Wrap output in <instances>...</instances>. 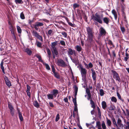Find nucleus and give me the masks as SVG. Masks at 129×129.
<instances>
[{"mask_svg": "<svg viewBox=\"0 0 129 129\" xmlns=\"http://www.w3.org/2000/svg\"><path fill=\"white\" fill-rule=\"evenodd\" d=\"M37 38L41 41H43V39L42 36L39 35Z\"/></svg>", "mask_w": 129, "mask_h": 129, "instance_id": "nucleus-57", "label": "nucleus"}, {"mask_svg": "<svg viewBox=\"0 0 129 129\" xmlns=\"http://www.w3.org/2000/svg\"><path fill=\"white\" fill-rule=\"evenodd\" d=\"M43 25L44 24L43 23L39 22H36L35 24L33 25L34 27L37 30H38L39 29V27L43 26Z\"/></svg>", "mask_w": 129, "mask_h": 129, "instance_id": "nucleus-3", "label": "nucleus"}, {"mask_svg": "<svg viewBox=\"0 0 129 129\" xmlns=\"http://www.w3.org/2000/svg\"><path fill=\"white\" fill-rule=\"evenodd\" d=\"M86 29L87 34L93 33L92 31V29L90 28L89 27H87Z\"/></svg>", "mask_w": 129, "mask_h": 129, "instance_id": "nucleus-22", "label": "nucleus"}, {"mask_svg": "<svg viewBox=\"0 0 129 129\" xmlns=\"http://www.w3.org/2000/svg\"><path fill=\"white\" fill-rule=\"evenodd\" d=\"M103 17V14L99 15L96 13L93 16V19L94 21H97L100 24L103 23L102 20Z\"/></svg>", "mask_w": 129, "mask_h": 129, "instance_id": "nucleus-1", "label": "nucleus"}, {"mask_svg": "<svg viewBox=\"0 0 129 129\" xmlns=\"http://www.w3.org/2000/svg\"><path fill=\"white\" fill-rule=\"evenodd\" d=\"M33 33L34 36L36 38H37L39 35L38 33L36 31H33Z\"/></svg>", "mask_w": 129, "mask_h": 129, "instance_id": "nucleus-39", "label": "nucleus"}, {"mask_svg": "<svg viewBox=\"0 0 129 129\" xmlns=\"http://www.w3.org/2000/svg\"><path fill=\"white\" fill-rule=\"evenodd\" d=\"M48 99H53L54 96L52 94H49L47 95Z\"/></svg>", "mask_w": 129, "mask_h": 129, "instance_id": "nucleus-28", "label": "nucleus"}, {"mask_svg": "<svg viewBox=\"0 0 129 129\" xmlns=\"http://www.w3.org/2000/svg\"><path fill=\"white\" fill-rule=\"evenodd\" d=\"M72 97L73 98V102L74 103V105H77V102H76V99L77 98H74Z\"/></svg>", "mask_w": 129, "mask_h": 129, "instance_id": "nucleus-38", "label": "nucleus"}, {"mask_svg": "<svg viewBox=\"0 0 129 129\" xmlns=\"http://www.w3.org/2000/svg\"><path fill=\"white\" fill-rule=\"evenodd\" d=\"M77 14L78 15V16L79 17H81V12L80 11V10L78 9L77 10Z\"/></svg>", "mask_w": 129, "mask_h": 129, "instance_id": "nucleus-59", "label": "nucleus"}, {"mask_svg": "<svg viewBox=\"0 0 129 129\" xmlns=\"http://www.w3.org/2000/svg\"><path fill=\"white\" fill-rule=\"evenodd\" d=\"M93 33L88 34V39L90 42H91L93 40Z\"/></svg>", "mask_w": 129, "mask_h": 129, "instance_id": "nucleus-14", "label": "nucleus"}, {"mask_svg": "<svg viewBox=\"0 0 129 129\" xmlns=\"http://www.w3.org/2000/svg\"><path fill=\"white\" fill-rule=\"evenodd\" d=\"M111 72L113 74V78L114 79H115L116 80L120 82V79L118 74L115 71L112 70L111 71Z\"/></svg>", "mask_w": 129, "mask_h": 129, "instance_id": "nucleus-4", "label": "nucleus"}, {"mask_svg": "<svg viewBox=\"0 0 129 129\" xmlns=\"http://www.w3.org/2000/svg\"><path fill=\"white\" fill-rule=\"evenodd\" d=\"M100 95L101 96H103L104 94V91L102 89H101L100 90Z\"/></svg>", "mask_w": 129, "mask_h": 129, "instance_id": "nucleus-44", "label": "nucleus"}, {"mask_svg": "<svg viewBox=\"0 0 129 129\" xmlns=\"http://www.w3.org/2000/svg\"><path fill=\"white\" fill-rule=\"evenodd\" d=\"M8 108L10 110V114L13 117L14 116V109L13 107L12 104L10 102H8Z\"/></svg>", "mask_w": 129, "mask_h": 129, "instance_id": "nucleus-2", "label": "nucleus"}, {"mask_svg": "<svg viewBox=\"0 0 129 129\" xmlns=\"http://www.w3.org/2000/svg\"><path fill=\"white\" fill-rule=\"evenodd\" d=\"M53 51L54 54L56 55H57L58 54V52L57 51L56 48L53 49Z\"/></svg>", "mask_w": 129, "mask_h": 129, "instance_id": "nucleus-45", "label": "nucleus"}, {"mask_svg": "<svg viewBox=\"0 0 129 129\" xmlns=\"http://www.w3.org/2000/svg\"><path fill=\"white\" fill-rule=\"evenodd\" d=\"M52 93V94L54 96V97L56 98L58 93V90L56 89H53Z\"/></svg>", "mask_w": 129, "mask_h": 129, "instance_id": "nucleus-13", "label": "nucleus"}, {"mask_svg": "<svg viewBox=\"0 0 129 129\" xmlns=\"http://www.w3.org/2000/svg\"><path fill=\"white\" fill-rule=\"evenodd\" d=\"M117 94L119 99L120 100H121V97L119 94L118 92H117Z\"/></svg>", "mask_w": 129, "mask_h": 129, "instance_id": "nucleus-64", "label": "nucleus"}, {"mask_svg": "<svg viewBox=\"0 0 129 129\" xmlns=\"http://www.w3.org/2000/svg\"><path fill=\"white\" fill-rule=\"evenodd\" d=\"M60 118V116L59 114H57L55 118V121L56 122H57L59 120Z\"/></svg>", "mask_w": 129, "mask_h": 129, "instance_id": "nucleus-46", "label": "nucleus"}, {"mask_svg": "<svg viewBox=\"0 0 129 129\" xmlns=\"http://www.w3.org/2000/svg\"><path fill=\"white\" fill-rule=\"evenodd\" d=\"M44 65L45 66L46 69L47 70H50V68L48 64L46 63H45L44 64Z\"/></svg>", "mask_w": 129, "mask_h": 129, "instance_id": "nucleus-40", "label": "nucleus"}, {"mask_svg": "<svg viewBox=\"0 0 129 129\" xmlns=\"http://www.w3.org/2000/svg\"><path fill=\"white\" fill-rule=\"evenodd\" d=\"M24 51L26 53H27L29 55H31L32 54V51L28 48H26L24 50Z\"/></svg>", "mask_w": 129, "mask_h": 129, "instance_id": "nucleus-17", "label": "nucleus"}, {"mask_svg": "<svg viewBox=\"0 0 129 129\" xmlns=\"http://www.w3.org/2000/svg\"><path fill=\"white\" fill-rule=\"evenodd\" d=\"M92 71V77L93 81L96 82V74L95 71L93 69H91Z\"/></svg>", "mask_w": 129, "mask_h": 129, "instance_id": "nucleus-9", "label": "nucleus"}, {"mask_svg": "<svg viewBox=\"0 0 129 129\" xmlns=\"http://www.w3.org/2000/svg\"><path fill=\"white\" fill-rule=\"evenodd\" d=\"M75 49L79 52L81 51V47L79 45L76 46L75 47Z\"/></svg>", "mask_w": 129, "mask_h": 129, "instance_id": "nucleus-35", "label": "nucleus"}, {"mask_svg": "<svg viewBox=\"0 0 129 129\" xmlns=\"http://www.w3.org/2000/svg\"><path fill=\"white\" fill-rule=\"evenodd\" d=\"M5 81L6 84L9 87L11 86V84L10 81L9 80L8 77L6 76H5Z\"/></svg>", "mask_w": 129, "mask_h": 129, "instance_id": "nucleus-10", "label": "nucleus"}, {"mask_svg": "<svg viewBox=\"0 0 129 129\" xmlns=\"http://www.w3.org/2000/svg\"><path fill=\"white\" fill-rule=\"evenodd\" d=\"M20 17L22 19H25V17L23 13V12H22L20 14Z\"/></svg>", "mask_w": 129, "mask_h": 129, "instance_id": "nucleus-34", "label": "nucleus"}, {"mask_svg": "<svg viewBox=\"0 0 129 129\" xmlns=\"http://www.w3.org/2000/svg\"><path fill=\"white\" fill-rule=\"evenodd\" d=\"M18 111L19 118L20 121H23V118L22 115V113L20 112L19 110H18Z\"/></svg>", "mask_w": 129, "mask_h": 129, "instance_id": "nucleus-21", "label": "nucleus"}, {"mask_svg": "<svg viewBox=\"0 0 129 129\" xmlns=\"http://www.w3.org/2000/svg\"><path fill=\"white\" fill-rule=\"evenodd\" d=\"M57 63L59 66L62 67H65L67 66L64 61L61 59L58 60Z\"/></svg>", "mask_w": 129, "mask_h": 129, "instance_id": "nucleus-6", "label": "nucleus"}, {"mask_svg": "<svg viewBox=\"0 0 129 129\" xmlns=\"http://www.w3.org/2000/svg\"><path fill=\"white\" fill-rule=\"evenodd\" d=\"M51 68L52 69V72L53 73H54L55 72V69L54 68V66L53 65H52L51 66Z\"/></svg>", "mask_w": 129, "mask_h": 129, "instance_id": "nucleus-56", "label": "nucleus"}, {"mask_svg": "<svg viewBox=\"0 0 129 129\" xmlns=\"http://www.w3.org/2000/svg\"><path fill=\"white\" fill-rule=\"evenodd\" d=\"M53 32V31L50 29L48 31V34L49 35H51Z\"/></svg>", "mask_w": 129, "mask_h": 129, "instance_id": "nucleus-61", "label": "nucleus"}, {"mask_svg": "<svg viewBox=\"0 0 129 129\" xmlns=\"http://www.w3.org/2000/svg\"><path fill=\"white\" fill-rule=\"evenodd\" d=\"M87 70L85 68H83L81 67V74L82 79H86Z\"/></svg>", "mask_w": 129, "mask_h": 129, "instance_id": "nucleus-5", "label": "nucleus"}, {"mask_svg": "<svg viewBox=\"0 0 129 129\" xmlns=\"http://www.w3.org/2000/svg\"><path fill=\"white\" fill-rule=\"evenodd\" d=\"M88 96L87 99L88 100H90V102L91 101V100H92L91 97V94H89L87 95Z\"/></svg>", "mask_w": 129, "mask_h": 129, "instance_id": "nucleus-51", "label": "nucleus"}, {"mask_svg": "<svg viewBox=\"0 0 129 129\" xmlns=\"http://www.w3.org/2000/svg\"><path fill=\"white\" fill-rule=\"evenodd\" d=\"M68 53L69 55H73L75 56H76V53L75 51L73 50L71 48H68Z\"/></svg>", "mask_w": 129, "mask_h": 129, "instance_id": "nucleus-7", "label": "nucleus"}, {"mask_svg": "<svg viewBox=\"0 0 129 129\" xmlns=\"http://www.w3.org/2000/svg\"><path fill=\"white\" fill-rule=\"evenodd\" d=\"M86 93H87V95L91 94L90 89L89 88H86Z\"/></svg>", "mask_w": 129, "mask_h": 129, "instance_id": "nucleus-47", "label": "nucleus"}, {"mask_svg": "<svg viewBox=\"0 0 129 129\" xmlns=\"http://www.w3.org/2000/svg\"><path fill=\"white\" fill-rule=\"evenodd\" d=\"M96 126L97 127L98 129H102L100 122L99 121H98L96 122Z\"/></svg>", "mask_w": 129, "mask_h": 129, "instance_id": "nucleus-26", "label": "nucleus"}, {"mask_svg": "<svg viewBox=\"0 0 129 129\" xmlns=\"http://www.w3.org/2000/svg\"><path fill=\"white\" fill-rule=\"evenodd\" d=\"M107 124L109 126H110L111 125V121L109 119H108V118H106Z\"/></svg>", "mask_w": 129, "mask_h": 129, "instance_id": "nucleus-31", "label": "nucleus"}, {"mask_svg": "<svg viewBox=\"0 0 129 129\" xmlns=\"http://www.w3.org/2000/svg\"><path fill=\"white\" fill-rule=\"evenodd\" d=\"M63 100L66 103H67L68 104V105H67L69 106V103L68 102V100L67 98H65Z\"/></svg>", "mask_w": 129, "mask_h": 129, "instance_id": "nucleus-60", "label": "nucleus"}, {"mask_svg": "<svg viewBox=\"0 0 129 129\" xmlns=\"http://www.w3.org/2000/svg\"><path fill=\"white\" fill-rule=\"evenodd\" d=\"M113 14L114 15L115 19L116 20L117 17V12L114 9H113L112 11Z\"/></svg>", "mask_w": 129, "mask_h": 129, "instance_id": "nucleus-18", "label": "nucleus"}, {"mask_svg": "<svg viewBox=\"0 0 129 129\" xmlns=\"http://www.w3.org/2000/svg\"><path fill=\"white\" fill-rule=\"evenodd\" d=\"M27 86V89L26 91H30V90L31 89L30 87L28 85H26Z\"/></svg>", "mask_w": 129, "mask_h": 129, "instance_id": "nucleus-54", "label": "nucleus"}, {"mask_svg": "<svg viewBox=\"0 0 129 129\" xmlns=\"http://www.w3.org/2000/svg\"><path fill=\"white\" fill-rule=\"evenodd\" d=\"M103 20L104 23H106L107 25L109 24L110 21L109 18L107 17L103 18Z\"/></svg>", "mask_w": 129, "mask_h": 129, "instance_id": "nucleus-12", "label": "nucleus"}, {"mask_svg": "<svg viewBox=\"0 0 129 129\" xmlns=\"http://www.w3.org/2000/svg\"><path fill=\"white\" fill-rule=\"evenodd\" d=\"M79 5L77 3L74 4L73 5V7L74 9L79 7Z\"/></svg>", "mask_w": 129, "mask_h": 129, "instance_id": "nucleus-48", "label": "nucleus"}, {"mask_svg": "<svg viewBox=\"0 0 129 129\" xmlns=\"http://www.w3.org/2000/svg\"><path fill=\"white\" fill-rule=\"evenodd\" d=\"M36 56L37 57L39 61H41V62H43V61L40 55L38 54H36Z\"/></svg>", "mask_w": 129, "mask_h": 129, "instance_id": "nucleus-27", "label": "nucleus"}, {"mask_svg": "<svg viewBox=\"0 0 129 129\" xmlns=\"http://www.w3.org/2000/svg\"><path fill=\"white\" fill-rule=\"evenodd\" d=\"M111 100L112 102H114L115 103H116L117 101L116 98L114 96H112L111 97Z\"/></svg>", "mask_w": 129, "mask_h": 129, "instance_id": "nucleus-33", "label": "nucleus"}, {"mask_svg": "<svg viewBox=\"0 0 129 129\" xmlns=\"http://www.w3.org/2000/svg\"><path fill=\"white\" fill-rule=\"evenodd\" d=\"M73 88H74L75 92H77L78 90V88L76 85H74Z\"/></svg>", "mask_w": 129, "mask_h": 129, "instance_id": "nucleus-52", "label": "nucleus"}, {"mask_svg": "<svg viewBox=\"0 0 129 129\" xmlns=\"http://www.w3.org/2000/svg\"><path fill=\"white\" fill-rule=\"evenodd\" d=\"M102 106L103 108L105 110L107 107V106L106 102L105 101H103L102 103Z\"/></svg>", "mask_w": 129, "mask_h": 129, "instance_id": "nucleus-23", "label": "nucleus"}, {"mask_svg": "<svg viewBox=\"0 0 129 129\" xmlns=\"http://www.w3.org/2000/svg\"><path fill=\"white\" fill-rule=\"evenodd\" d=\"M60 44L63 46H65L66 45L65 42L63 40L60 41V43H59V44Z\"/></svg>", "mask_w": 129, "mask_h": 129, "instance_id": "nucleus-37", "label": "nucleus"}, {"mask_svg": "<svg viewBox=\"0 0 129 129\" xmlns=\"http://www.w3.org/2000/svg\"><path fill=\"white\" fill-rule=\"evenodd\" d=\"M117 124L119 128H122L123 126V124L122 123L121 120L119 118L118 119L117 121Z\"/></svg>", "mask_w": 129, "mask_h": 129, "instance_id": "nucleus-8", "label": "nucleus"}, {"mask_svg": "<svg viewBox=\"0 0 129 129\" xmlns=\"http://www.w3.org/2000/svg\"><path fill=\"white\" fill-rule=\"evenodd\" d=\"M17 28L18 33H21L22 30L20 26H17Z\"/></svg>", "mask_w": 129, "mask_h": 129, "instance_id": "nucleus-41", "label": "nucleus"}, {"mask_svg": "<svg viewBox=\"0 0 129 129\" xmlns=\"http://www.w3.org/2000/svg\"><path fill=\"white\" fill-rule=\"evenodd\" d=\"M102 128L103 129H106V125L105 124V122L104 121H103V122H102Z\"/></svg>", "mask_w": 129, "mask_h": 129, "instance_id": "nucleus-50", "label": "nucleus"}, {"mask_svg": "<svg viewBox=\"0 0 129 129\" xmlns=\"http://www.w3.org/2000/svg\"><path fill=\"white\" fill-rule=\"evenodd\" d=\"M97 108L98 111V115H99V117H101V115L100 109L98 107H97Z\"/></svg>", "mask_w": 129, "mask_h": 129, "instance_id": "nucleus-42", "label": "nucleus"}, {"mask_svg": "<svg viewBox=\"0 0 129 129\" xmlns=\"http://www.w3.org/2000/svg\"><path fill=\"white\" fill-rule=\"evenodd\" d=\"M54 76L57 79H59L60 78V75L57 72H55L53 73Z\"/></svg>", "mask_w": 129, "mask_h": 129, "instance_id": "nucleus-24", "label": "nucleus"}, {"mask_svg": "<svg viewBox=\"0 0 129 129\" xmlns=\"http://www.w3.org/2000/svg\"><path fill=\"white\" fill-rule=\"evenodd\" d=\"M74 111L76 112L78 111V108L77 105H74Z\"/></svg>", "mask_w": 129, "mask_h": 129, "instance_id": "nucleus-62", "label": "nucleus"}, {"mask_svg": "<svg viewBox=\"0 0 129 129\" xmlns=\"http://www.w3.org/2000/svg\"><path fill=\"white\" fill-rule=\"evenodd\" d=\"M37 46L39 47L42 48V44L39 41L37 42Z\"/></svg>", "mask_w": 129, "mask_h": 129, "instance_id": "nucleus-43", "label": "nucleus"}, {"mask_svg": "<svg viewBox=\"0 0 129 129\" xmlns=\"http://www.w3.org/2000/svg\"><path fill=\"white\" fill-rule=\"evenodd\" d=\"M100 33L101 36L105 35L106 32L105 30L103 27H101L100 28Z\"/></svg>", "mask_w": 129, "mask_h": 129, "instance_id": "nucleus-11", "label": "nucleus"}, {"mask_svg": "<svg viewBox=\"0 0 129 129\" xmlns=\"http://www.w3.org/2000/svg\"><path fill=\"white\" fill-rule=\"evenodd\" d=\"M61 34L65 38L67 37V33L65 31H62L61 33Z\"/></svg>", "mask_w": 129, "mask_h": 129, "instance_id": "nucleus-53", "label": "nucleus"}, {"mask_svg": "<svg viewBox=\"0 0 129 129\" xmlns=\"http://www.w3.org/2000/svg\"><path fill=\"white\" fill-rule=\"evenodd\" d=\"M57 41H55L51 43V47L53 49L56 48L55 46L57 44Z\"/></svg>", "mask_w": 129, "mask_h": 129, "instance_id": "nucleus-25", "label": "nucleus"}, {"mask_svg": "<svg viewBox=\"0 0 129 129\" xmlns=\"http://www.w3.org/2000/svg\"><path fill=\"white\" fill-rule=\"evenodd\" d=\"M82 82H83V83L82 84V87L85 88L87 86V81L86 79H82Z\"/></svg>", "mask_w": 129, "mask_h": 129, "instance_id": "nucleus-19", "label": "nucleus"}, {"mask_svg": "<svg viewBox=\"0 0 129 129\" xmlns=\"http://www.w3.org/2000/svg\"><path fill=\"white\" fill-rule=\"evenodd\" d=\"M112 122L114 126L115 127H116L117 129H120L118 127V125L117 124V123H116L115 118L113 117L112 118Z\"/></svg>", "mask_w": 129, "mask_h": 129, "instance_id": "nucleus-15", "label": "nucleus"}, {"mask_svg": "<svg viewBox=\"0 0 129 129\" xmlns=\"http://www.w3.org/2000/svg\"><path fill=\"white\" fill-rule=\"evenodd\" d=\"M88 67L89 68H92L93 67V65L91 62H90L88 64Z\"/></svg>", "mask_w": 129, "mask_h": 129, "instance_id": "nucleus-63", "label": "nucleus"}, {"mask_svg": "<svg viewBox=\"0 0 129 129\" xmlns=\"http://www.w3.org/2000/svg\"><path fill=\"white\" fill-rule=\"evenodd\" d=\"M116 108V107L114 105H110L109 107V109L110 110H114Z\"/></svg>", "mask_w": 129, "mask_h": 129, "instance_id": "nucleus-30", "label": "nucleus"}, {"mask_svg": "<svg viewBox=\"0 0 129 129\" xmlns=\"http://www.w3.org/2000/svg\"><path fill=\"white\" fill-rule=\"evenodd\" d=\"M15 2L16 4H22L23 3L22 0H15Z\"/></svg>", "mask_w": 129, "mask_h": 129, "instance_id": "nucleus-36", "label": "nucleus"}, {"mask_svg": "<svg viewBox=\"0 0 129 129\" xmlns=\"http://www.w3.org/2000/svg\"><path fill=\"white\" fill-rule=\"evenodd\" d=\"M46 50L47 51V54L48 55L50 59L51 57V55L50 51L49 49L48 48H46Z\"/></svg>", "mask_w": 129, "mask_h": 129, "instance_id": "nucleus-29", "label": "nucleus"}, {"mask_svg": "<svg viewBox=\"0 0 129 129\" xmlns=\"http://www.w3.org/2000/svg\"><path fill=\"white\" fill-rule=\"evenodd\" d=\"M10 30L11 31H15V28L12 26H11L10 27Z\"/></svg>", "mask_w": 129, "mask_h": 129, "instance_id": "nucleus-58", "label": "nucleus"}, {"mask_svg": "<svg viewBox=\"0 0 129 129\" xmlns=\"http://www.w3.org/2000/svg\"><path fill=\"white\" fill-rule=\"evenodd\" d=\"M120 29L122 33H124L125 31V29L124 27L121 26Z\"/></svg>", "mask_w": 129, "mask_h": 129, "instance_id": "nucleus-49", "label": "nucleus"}, {"mask_svg": "<svg viewBox=\"0 0 129 129\" xmlns=\"http://www.w3.org/2000/svg\"><path fill=\"white\" fill-rule=\"evenodd\" d=\"M26 92L27 93V95L28 96L29 98H30L31 97V93L30 91H27Z\"/></svg>", "mask_w": 129, "mask_h": 129, "instance_id": "nucleus-55", "label": "nucleus"}, {"mask_svg": "<svg viewBox=\"0 0 129 129\" xmlns=\"http://www.w3.org/2000/svg\"><path fill=\"white\" fill-rule=\"evenodd\" d=\"M33 105L35 107L38 108L40 107V105L36 100L35 101L33 102Z\"/></svg>", "mask_w": 129, "mask_h": 129, "instance_id": "nucleus-20", "label": "nucleus"}, {"mask_svg": "<svg viewBox=\"0 0 129 129\" xmlns=\"http://www.w3.org/2000/svg\"><path fill=\"white\" fill-rule=\"evenodd\" d=\"M76 120L78 126L79 127L80 129H81V125L80 124L79 117L78 115L77 116Z\"/></svg>", "mask_w": 129, "mask_h": 129, "instance_id": "nucleus-16", "label": "nucleus"}, {"mask_svg": "<svg viewBox=\"0 0 129 129\" xmlns=\"http://www.w3.org/2000/svg\"><path fill=\"white\" fill-rule=\"evenodd\" d=\"M90 104L91 105V107L94 109H95V106L94 102L92 100H91L90 102Z\"/></svg>", "mask_w": 129, "mask_h": 129, "instance_id": "nucleus-32", "label": "nucleus"}]
</instances>
